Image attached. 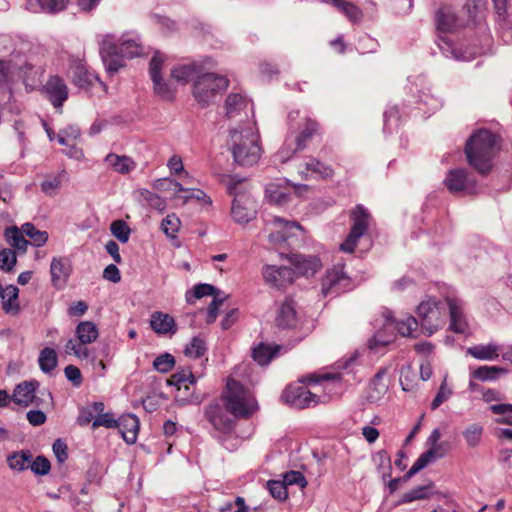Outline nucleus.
<instances>
[{
    "label": "nucleus",
    "instance_id": "1",
    "mask_svg": "<svg viewBox=\"0 0 512 512\" xmlns=\"http://www.w3.org/2000/svg\"><path fill=\"white\" fill-rule=\"evenodd\" d=\"M253 395L238 381L228 380L226 391L205 408V416L221 433H230L236 418H248L257 410Z\"/></svg>",
    "mask_w": 512,
    "mask_h": 512
},
{
    "label": "nucleus",
    "instance_id": "2",
    "mask_svg": "<svg viewBox=\"0 0 512 512\" xmlns=\"http://www.w3.org/2000/svg\"><path fill=\"white\" fill-rule=\"evenodd\" d=\"M498 151L497 136L486 129L473 133L464 148L468 164L483 176L491 171L492 160Z\"/></svg>",
    "mask_w": 512,
    "mask_h": 512
},
{
    "label": "nucleus",
    "instance_id": "3",
    "mask_svg": "<svg viewBox=\"0 0 512 512\" xmlns=\"http://www.w3.org/2000/svg\"><path fill=\"white\" fill-rule=\"evenodd\" d=\"M258 135L253 127L230 130V149L234 162L240 166H253L261 155Z\"/></svg>",
    "mask_w": 512,
    "mask_h": 512
},
{
    "label": "nucleus",
    "instance_id": "4",
    "mask_svg": "<svg viewBox=\"0 0 512 512\" xmlns=\"http://www.w3.org/2000/svg\"><path fill=\"white\" fill-rule=\"evenodd\" d=\"M229 81L225 76L215 73H205L197 77L193 85V95L202 106H208L215 95L228 87Z\"/></svg>",
    "mask_w": 512,
    "mask_h": 512
},
{
    "label": "nucleus",
    "instance_id": "5",
    "mask_svg": "<svg viewBox=\"0 0 512 512\" xmlns=\"http://www.w3.org/2000/svg\"><path fill=\"white\" fill-rule=\"evenodd\" d=\"M242 181L241 179L235 180L234 178H230L227 183L228 193L234 196L231 215L234 221L239 224L248 223L256 215L255 206L250 196L238 191V185H240Z\"/></svg>",
    "mask_w": 512,
    "mask_h": 512
},
{
    "label": "nucleus",
    "instance_id": "6",
    "mask_svg": "<svg viewBox=\"0 0 512 512\" xmlns=\"http://www.w3.org/2000/svg\"><path fill=\"white\" fill-rule=\"evenodd\" d=\"M353 225L344 243L340 245V250L351 253L354 251L357 242L368 228L369 214L362 205H357L351 213Z\"/></svg>",
    "mask_w": 512,
    "mask_h": 512
},
{
    "label": "nucleus",
    "instance_id": "7",
    "mask_svg": "<svg viewBox=\"0 0 512 512\" xmlns=\"http://www.w3.org/2000/svg\"><path fill=\"white\" fill-rule=\"evenodd\" d=\"M350 286V278L344 272L342 266H334L328 270L321 282V294L324 297H335L346 291Z\"/></svg>",
    "mask_w": 512,
    "mask_h": 512
},
{
    "label": "nucleus",
    "instance_id": "8",
    "mask_svg": "<svg viewBox=\"0 0 512 512\" xmlns=\"http://www.w3.org/2000/svg\"><path fill=\"white\" fill-rule=\"evenodd\" d=\"M444 184L451 193L475 194L478 191L476 180L464 168L450 170L444 179Z\"/></svg>",
    "mask_w": 512,
    "mask_h": 512
},
{
    "label": "nucleus",
    "instance_id": "9",
    "mask_svg": "<svg viewBox=\"0 0 512 512\" xmlns=\"http://www.w3.org/2000/svg\"><path fill=\"white\" fill-rule=\"evenodd\" d=\"M281 399L296 409L308 408L318 401V397L300 383L288 385L283 391Z\"/></svg>",
    "mask_w": 512,
    "mask_h": 512
},
{
    "label": "nucleus",
    "instance_id": "10",
    "mask_svg": "<svg viewBox=\"0 0 512 512\" xmlns=\"http://www.w3.org/2000/svg\"><path fill=\"white\" fill-rule=\"evenodd\" d=\"M265 283L275 289H286L296 279V272L290 267L267 265L263 268Z\"/></svg>",
    "mask_w": 512,
    "mask_h": 512
},
{
    "label": "nucleus",
    "instance_id": "11",
    "mask_svg": "<svg viewBox=\"0 0 512 512\" xmlns=\"http://www.w3.org/2000/svg\"><path fill=\"white\" fill-rule=\"evenodd\" d=\"M100 55L106 70L110 74L118 72L124 66L123 58L111 36H105L100 44Z\"/></svg>",
    "mask_w": 512,
    "mask_h": 512
},
{
    "label": "nucleus",
    "instance_id": "12",
    "mask_svg": "<svg viewBox=\"0 0 512 512\" xmlns=\"http://www.w3.org/2000/svg\"><path fill=\"white\" fill-rule=\"evenodd\" d=\"M43 91L55 108H61L68 98L69 90L62 78L52 75L43 86Z\"/></svg>",
    "mask_w": 512,
    "mask_h": 512
},
{
    "label": "nucleus",
    "instance_id": "13",
    "mask_svg": "<svg viewBox=\"0 0 512 512\" xmlns=\"http://www.w3.org/2000/svg\"><path fill=\"white\" fill-rule=\"evenodd\" d=\"M449 445L446 442L438 443L432 447H430L426 452L422 453L418 459L414 462L412 467L404 476V479H410L413 475L427 467L430 463H432L437 458H442L448 452Z\"/></svg>",
    "mask_w": 512,
    "mask_h": 512
},
{
    "label": "nucleus",
    "instance_id": "14",
    "mask_svg": "<svg viewBox=\"0 0 512 512\" xmlns=\"http://www.w3.org/2000/svg\"><path fill=\"white\" fill-rule=\"evenodd\" d=\"M69 72L73 84L82 89H88L94 81H99V78L94 73L90 72L86 64L79 59L71 62Z\"/></svg>",
    "mask_w": 512,
    "mask_h": 512
},
{
    "label": "nucleus",
    "instance_id": "15",
    "mask_svg": "<svg viewBox=\"0 0 512 512\" xmlns=\"http://www.w3.org/2000/svg\"><path fill=\"white\" fill-rule=\"evenodd\" d=\"M298 322V316L296 311L295 301L288 297L281 304L277 316L276 325L283 329H291L296 326Z\"/></svg>",
    "mask_w": 512,
    "mask_h": 512
},
{
    "label": "nucleus",
    "instance_id": "16",
    "mask_svg": "<svg viewBox=\"0 0 512 512\" xmlns=\"http://www.w3.org/2000/svg\"><path fill=\"white\" fill-rule=\"evenodd\" d=\"M150 326L153 331L159 335H173L177 331V325L174 318L161 311L152 313Z\"/></svg>",
    "mask_w": 512,
    "mask_h": 512
},
{
    "label": "nucleus",
    "instance_id": "17",
    "mask_svg": "<svg viewBox=\"0 0 512 512\" xmlns=\"http://www.w3.org/2000/svg\"><path fill=\"white\" fill-rule=\"evenodd\" d=\"M446 301L450 315L449 329L455 333H465L468 324L464 317L460 301L452 298H447Z\"/></svg>",
    "mask_w": 512,
    "mask_h": 512
},
{
    "label": "nucleus",
    "instance_id": "18",
    "mask_svg": "<svg viewBox=\"0 0 512 512\" xmlns=\"http://www.w3.org/2000/svg\"><path fill=\"white\" fill-rule=\"evenodd\" d=\"M38 387L39 382L36 380L18 384L14 390L12 400L18 405L27 407L35 401V393Z\"/></svg>",
    "mask_w": 512,
    "mask_h": 512
},
{
    "label": "nucleus",
    "instance_id": "19",
    "mask_svg": "<svg viewBox=\"0 0 512 512\" xmlns=\"http://www.w3.org/2000/svg\"><path fill=\"white\" fill-rule=\"evenodd\" d=\"M116 428L122 435L124 441L128 444H133L137 440L139 430V420L133 414H126L117 420Z\"/></svg>",
    "mask_w": 512,
    "mask_h": 512
},
{
    "label": "nucleus",
    "instance_id": "20",
    "mask_svg": "<svg viewBox=\"0 0 512 512\" xmlns=\"http://www.w3.org/2000/svg\"><path fill=\"white\" fill-rule=\"evenodd\" d=\"M291 261L295 266L296 276L314 275L321 267L320 260L314 256L293 255Z\"/></svg>",
    "mask_w": 512,
    "mask_h": 512
},
{
    "label": "nucleus",
    "instance_id": "21",
    "mask_svg": "<svg viewBox=\"0 0 512 512\" xmlns=\"http://www.w3.org/2000/svg\"><path fill=\"white\" fill-rule=\"evenodd\" d=\"M51 281L56 288H62L70 275V266L62 258H53L50 265Z\"/></svg>",
    "mask_w": 512,
    "mask_h": 512
},
{
    "label": "nucleus",
    "instance_id": "22",
    "mask_svg": "<svg viewBox=\"0 0 512 512\" xmlns=\"http://www.w3.org/2000/svg\"><path fill=\"white\" fill-rule=\"evenodd\" d=\"M436 27L441 32H452L458 27V19L449 6L438 9L435 16Z\"/></svg>",
    "mask_w": 512,
    "mask_h": 512
},
{
    "label": "nucleus",
    "instance_id": "23",
    "mask_svg": "<svg viewBox=\"0 0 512 512\" xmlns=\"http://www.w3.org/2000/svg\"><path fill=\"white\" fill-rule=\"evenodd\" d=\"M317 130L318 123L310 118H305L300 131L297 134L292 135L296 141L297 147L304 150Z\"/></svg>",
    "mask_w": 512,
    "mask_h": 512
},
{
    "label": "nucleus",
    "instance_id": "24",
    "mask_svg": "<svg viewBox=\"0 0 512 512\" xmlns=\"http://www.w3.org/2000/svg\"><path fill=\"white\" fill-rule=\"evenodd\" d=\"M500 347L494 343H489L487 345H476L469 347L466 350V353L471 355L473 358L482 361H491L495 360L499 356Z\"/></svg>",
    "mask_w": 512,
    "mask_h": 512
},
{
    "label": "nucleus",
    "instance_id": "25",
    "mask_svg": "<svg viewBox=\"0 0 512 512\" xmlns=\"http://www.w3.org/2000/svg\"><path fill=\"white\" fill-rule=\"evenodd\" d=\"M443 322L440 309L437 306L435 309H431L430 314H427V317L419 322V326L424 335L431 336L443 325Z\"/></svg>",
    "mask_w": 512,
    "mask_h": 512
},
{
    "label": "nucleus",
    "instance_id": "26",
    "mask_svg": "<svg viewBox=\"0 0 512 512\" xmlns=\"http://www.w3.org/2000/svg\"><path fill=\"white\" fill-rule=\"evenodd\" d=\"M77 340L83 344L93 343L99 336L96 324L92 321H82L75 329Z\"/></svg>",
    "mask_w": 512,
    "mask_h": 512
},
{
    "label": "nucleus",
    "instance_id": "27",
    "mask_svg": "<svg viewBox=\"0 0 512 512\" xmlns=\"http://www.w3.org/2000/svg\"><path fill=\"white\" fill-rule=\"evenodd\" d=\"M387 322L393 323L400 335L404 337H417L414 334L419 326L418 319L413 316H407L404 319H392L387 317Z\"/></svg>",
    "mask_w": 512,
    "mask_h": 512
},
{
    "label": "nucleus",
    "instance_id": "28",
    "mask_svg": "<svg viewBox=\"0 0 512 512\" xmlns=\"http://www.w3.org/2000/svg\"><path fill=\"white\" fill-rule=\"evenodd\" d=\"M247 106V101L239 93H231L225 101L226 116L229 119L236 118Z\"/></svg>",
    "mask_w": 512,
    "mask_h": 512
},
{
    "label": "nucleus",
    "instance_id": "29",
    "mask_svg": "<svg viewBox=\"0 0 512 512\" xmlns=\"http://www.w3.org/2000/svg\"><path fill=\"white\" fill-rule=\"evenodd\" d=\"M105 163L118 173H128L135 168L133 160L127 156H119L113 153L105 157Z\"/></svg>",
    "mask_w": 512,
    "mask_h": 512
},
{
    "label": "nucleus",
    "instance_id": "30",
    "mask_svg": "<svg viewBox=\"0 0 512 512\" xmlns=\"http://www.w3.org/2000/svg\"><path fill=\"white\" fill-rule=\"evenodd\" d=\"M279 349V345L271 346L269 344L260 343L253 349L252 357L258 364L266 365L278 353Z\"/></svg>",
    "mask_w": 512,
    "mask_h": 512
},
{
    "label": "nucleus",
    "instance_id": "31",
    "mask_svg": "<svg viewBox=\"0 0 512 512\" xmlns=\"http://www.w3.org/2000/svg\"><path fill=\"white\" fill-rule=\"evenodd\" d=\"M24 235L22 228L19 229L15 226L9 227L5 230V237L9 244L23 253L26 252L29 244V241L25 239Z\"/></svg>",
    "mask_w": 512,
    "mask_h": 512
},
{
    "label": "nucleus",
    "instance_id": "32",
    "mask_svg": "<svg viewBox=\"0 0 512 512\" xmlns=\"http://www.w3.org/2000/svg\"><path fill=\"white\" fill-rule=\"evenodd\" d=\"M39 366L42 372L50 373L57 366V354L53 348L45 347L39 355Z\"/></svg>",
    "mask_w": 512,
    "mask_h": 512
},
{
    "label": "nucleus",
    "instance_id": "33",
    "mask_svg": "<svg viewBox=\"0 0 512 512\" xmlns=\"http://www.w3.org/2000/svg\"><path fill=\"white\" fill-rule=\"evenodd\" d=\"M189 382L190 384L196 383V378L194 377L192 371L190 369H181L177 370L168 380V385H173L180 390L182 386L186 390L189 389L188 385L186 384Z\"/></svg>",
    "mask_w": 512,
    "mask_h": 512
},
{
    "label": "nucleus",
    "instance_id": "34",
    "mask_svg": "<svg viewBox=\"0 0 512 512\" xmlns=\"http://www.w3.org/2000/svg\"><path fill=\"white\" fill-rule=\"evenodd\" d=\"M117 47L121 56L126 58H133L142 53V45L137 39H123Z\"/></svg>",
    "mask_w": 512,
    "mask_h": 512
},
{
    "label": "nucleus",
    "instance_id": "35",
    "mask_svg": "<svg viewBox=\"0 0 512 512\" xmlns=\"http://www.w3.org/2000/svg\"><path fill=\"white\" fill-rule=\"evenodd\" d=\"M194 64L179 65L171 70V77L178 83L186 84L196 75Z\"/></svg>",
    "mask_w": 512,
    "mask_h": 512
},
{
    "label": "nucleus",
    "instance_id": "36",
    "mask_svg": "<svg viewBox=\"0 0 512 512\" xmlns=\"http://www.w3.org/2000/svg\"><path fill=\"white\" fill-rule=\"evenodd\" d=\"M265 193L270 203L281 206L289 201L290 195L286 192V189L281 188L276 184H269L266 187Z\"/></svg>",
    "mask_w": 512,
    "mask_h": 512
},
{
    "label": "nucleus",
    "instance_id": "37",
    "mask_svg": "<svg viewBox=\"0 0 512 512\" xmlns=\"http://www.w3.org/2000/svg\"><path fill=\"white\" fill-rule=\"evenodd\" d=\"M31 459L32 455L29 451H21L9 456L7 462L11 469L23 471L30 467Z\"/></svg>",
    "mask_w": 512,
    "mask_h": 512
},
{
    "label": "nucleus",
    "instance_id": "38",
    "mask_svg": "<svg viewBox=\"0 0 512 512\" xmlns=\"http://www.w3.org/2000/svg\"><path fill=\"white\" fill-rule=\"evenodd\" d=\"M433 482L429 481L428 484L415 487L410 491L406 492L402 497L403 503H410L415 500L426 499L431 494V489L433 488Z\"/></svg>",
    "mask_w": 512,
    "mask_h": 512
},
{
    "label": "nucleus",
    "instance_id": "39",
    "mask_svg": "<svg viewBox=\"0 0 512 512\" xmlns=\"http://www.w3.org/2000/svg\"><path fill=\"white\" fill-rule=\"evenodd\" d=\"M506 369L497 366H480L471 374L472 378L480 381L495 380L497 374L505 373Z\"/></svg>",
    "mask_w": 512,
    "mask_h": 512
},
{
    "label": "nucleus",
    "instance_id": "40",
    "mask_svg": "<svg viewBox=\"0 0 512 512\" xmlns=\"http://www.w3.org/2000/svg\"><path fill=\"white\" fill-rule=\"evenodd\" d=\"M22 232L31 239L35 246H41L48 240L47 232L36 229L32 223L23 224Z\"/></svg>",
    "mask_w": 512,
    "mask_h": 512
},
{
    "label": "nucleus",
    "instance_id": "41",
    "mask_svg": "<svg viewBox=\"0 0 512 512\" xmlns=\"http://www.w3.org/2000/svg\"><path fill=\"white\" fill-rule=\"evenodd\" d=\"M483 427L479 424H471L463 431V437L470 448L476 447L481 440Z\"/></svg>",
    "mask_w": 512,
    "mask_h": 512
},
{
    "label": "nucleus",
    "instance_id": "42",
    "mask_svg": "<svg viewBox=\"0 0 512 512\" xmlns=\"http://www.w3.org/2000/svg\"><path fill=\"white\" fill-rule=\"evenodd\" d=\"M66 178V171L62 170L58 175L48 178L41 183V190L49 196H54L61 186V182Z\"/></svg>",
    "mask_w": 512,
    "mask_h": 512
},
{
    "label": "nucleus",
    "instance_id": "43",
    "mask_svg": "<svg viewBox=\"0 0 512 512\" xmlns=\"http://www.w3.org/2000/svg\"><path fill=\"white\" fill-rule=\"evenodd\" d=\"M303 149H300L296 145V141L292 137V134L289 135L283 146L278 151V157L280 158L281 162L288 161L295 153L302 151Z\"/></svg>",
    "mask_w": 512,
    "mask_h": 512
},
{
    "label": "nucleus",
    "instance_id": "44",
    "mask_svg": "<svg viewBox=\"0 0 512 512\" xmlns=\"http://www.w3.org/2000/svg\"><path fill=\"white\" fill-rule=\"evenodd\" d=\"M270 495L280 501H285L288 498L287 487L283 480H269L266 483Z\"/></svg>",
    "mask_w": 512,
    "mask_h": 512
},
{
    "label": "nucleus",
    "instance_id": "45",
    "mask_svg": "<svg viewBox=\"0 0 512 512\" xmlns=\"http://www.w3.org/2000/svg\"><path fill=\"white\" fill-rule=\"evenodd\" d=\"M110 230L113 236L116 237L120 242H128L131 230L126 222L123 220L113 221L111 223Z\"/></svg>",
    "mask_w": 512,
    "mask_h": 512
},
{
    "label": "nucleus",
    "instance_id": "46",
    "mask_svg": "<svg viewBox=\"0 0 512 512\" xmlns=\"http://www.w3.org/2000/svg\"><path fill=\"white\" fill-rule=\"evenodd\" d=\"M175 358L170 353H164L156 357L153 361V367L160 373H167L173 369Z\"/></svg>",
    "mask_w": 512,
    "mask_h": 512
},
{
    "label": "nucleus",
    "instance_id": "47",
    "mask_svg": "<svg viewBox=\"0 0 512 512\" xmlns=\"http://www.w3.org/2000/svg\"><path fill=\"white\" fill-rule=\"evenodd\" d=\"M306 169L319 174L322 178L327 179L333 176V170L330 166L312 158L305 163Z\"/></svg>",
    "mask_w": 512,
    "mask_h": 512
},
{
    "label": "nucleus",
    "instance_id": "48",
    "mask_svg": "<svg viewBox=\"0 0 512 512\" xmlns=\"http://www.w3.org/2000/svg\"><path fill=\"white\" fill-rule=\"evenodd\" d=\"M180 219L175 214L167 215L161 223L163 232L170 238H174L180 227Z\"/></svg>",
    "mask_w": 512,
    "mask_h": 512
},
{
    "label": "nucleus",
    "instance_id": "49",
    "mask_svg": "<svg viewBox=\"0 0 512 512\" xmlns=\"http://www.w3.org/2000/svg\"><path fill=\"white\" fill-rule=\"evenodd\" d=\"M205 351V342L199 337H194L186 346L184 353L186 356L199 358L204 355Z\"/></svg>",
    "mask_w": 512,
    "mask_h": 512
},
{
    "label": "nucleus",
    "instance_id": "50",
    "mask_svg": "<svg viewBox=\"0 0 512 512\" xmlns=\"http://www.w3.org/2000/svg\"><path fill=\"white\" fill-rule=\"evenodd\" d=\"M154 91L155 93L162 99L170 101L174 97V89L167 83L162 80V77L159 79L153 80Z\"/></svg>",
    "mask_w": 512,
    "mask_h": 512
},
{
    "label": "nucleus",
    "instance_id": "51",
    "mask_svg": "<svg viewBox=\"0 0 512 512\" xmlns=\"http://www.w3.org/2000/svg\"><path fill=\"white\" fill-rule=\"evenodd\" d=\"M283 482L286 487L289 485H297L301 489L305 488L308 484L303 473L294 470L288 471L283 475Z\"/></svg>",
    "mask_w": 512,
    "mask_h": 512
},
{
    "label": "nucleus",
    "instance_id": "52",
    "mask_svg": "<svg viewBox=\"0 0 512 512\" xmlns=\"http://www.w3.org/2000/svg\"><path fill=\"white\" fill-rule=\"evenodd\" d=\"M38 3L43 12L54 14L64 10L68 0H38Z\"/></svg>",
    "mask_w": 512,
    "mask_h": 512
},
{
    "label": "nucleus",
    "instance_id": "53",
    "mask_svg": "<svg viewBox=\"0 0 512 512\" xmlns=\"http://www.w3.org/2000/svg\"><path fill=\"white\" fill-rule=\"evenodd\" d=\"M17 262L16 254L11 249H3L0 251V268L10 272Z\"/></svg>",
    "mask_w": 512,
    "mask_h": 512
},
{
    "label": "nucleus",
    "instance_id": "54",
    "mask_svg": "<svg viewBox=\"0 0 512 512\" xmlns=\"http://www.w3.org/2000/svg\"><path fill=\"white\" fill-rule=\"evenodd\" d=\"M274 223L276 225L282 227L281 238L284 239V240L286 238H288L289 236H293L294 235L292 230H294V229L301 230L302 229V227L300 226V224L298 222L287 221V220H284L283 218H280V217H276L274 219Z\"/></svg>",
    "mask_w": 512,
    "mask_h": 512
},
{
    "label": "nucleus",
    "instance_id": "55",
    "mask_svg": "<svg viewBox=\"0 0 512 512\" xmlns=\"http://www.w3.org/2000/svg\"><path fill=\"white\" fill-rule=\"evenodd\" d=\"M31 470L37 475H46L49 473L51 465L49 460L44 456H37L30 462Z\"/></svg>",
    "mask_w": 512,
    "mask_h": 512
},
{
    "label": "nucleus",
    "instance_id": "56",
    "mask_svg": "<svg viewBox=\"0 0 512 512\" xmlns=\"http://www.w3.org/2000/svg\"><path fill=\"white\" fill-rule=\"evenodd\" d=\"M220 295V292L211 284H197L193 289V296L196 299L203 298L205 296H216Z\"/></svg>",
    "mask_w": 512,
    "mask_h": 512
},
{
    "label": "nucleus",
    "instance_id": "57",
    "mask_svg": "<svg viewBox=\"0 0 512 512\" xmlns=\"http://www.w3.org/2000/svg\"><path fill=\"white\" fill-rule=\"evenodd\" d=\"M452 395L451 389H449L446 385V379L442 382L435 398L433 399L431 403V409L435 410L437 409L443 402L449 399V397Z\"/></svg>",
    "mask_w": 512,
    "mask_h": 512
},
{
    "label": "nucleus",
    "instance_id": "58",
    "mask_svg": "<svg viewBox=\"0 0 512 512\" xmlns=\"http://www.w3.org/2000/svg\"><path fill=\"white\" fill-rule=\"evenodd\" d=\"M117 420L113 418L111 413H102L94 419L92 423V427L95 429L100 426H104L106 428H116Z\"/></svg>",
    "mask_w": 512,
    "mask_h": 512
},
{
    "label": "nucleus",
    "instance_id": "59",
    "mask_svg": "<svg viewBox=\"0 0 512 512\" xmlns=\"http://www.w3.org/2000/svg\"><path fill=\"white\" fill-rule=\"evenodd\" d=\"M226 297H220V295H216L213 301L210 303L207 311L206 322L211 324L215 322L218 316V309L223 304Z\"/></svg>",
    "mask_w": 512,
    "mask_h": 512
},
{
    "label": "nucleus",
    "instance_id": "60",
    "mask_svg": "<svg viewBox=\"0 0 512 512\" xmlns=\"http://www.w3.org/2000/svg\"><path fill=\"white\" fill-rule=\"evenodd\" d=\"M141 194L152 208L157 209L159 211H163L166 208L165 201L157 194L152 193L148 190L143 191Z\"/></svg>",
    "mask_w": 512,
    "mask_h": 512
},
{
    "label": "nucleus",
    "instance_id": "61",
    "mask_svg": "<svg viewBox=\"0 0 512 512\" xmlns=\"http://www.w3.org/2000/svg\"><path fill=\"white\" fill-rule=\"evenodd\" d=\"M163 59L159 52H157L150 60L149 63V73L150 77L153 80L159 79L161 77L160 71L162 69Z\"/></svg>",
    "mask_w": 512,
    "mask_h": 512
},
{
    "label": "nucleus",
    "instance_id": "62",
    "mask_svg": "<svg viewBox=\"0 0 512 512\" xmlns=\"http://www.w3.org/2000/svg\"><path fill=\"white\" fill-rule=\"evenodd\" d=\"M67 380L73 383L74 386L78 387L82 384V375L78 367L74 365H68L64 369Z\"/></svg>",
    "mask_w": 512,
    "mask_h": 512
},
{
    "label": "nucleus",
    "instance_id": "63",
    "mask_svg": "<svg viewBox=\"0 0 512 512\" xmlns=\"http://www.w3.org/2000/svg\"><path fill=\"white\" fill-rule=\"evenodd\" d=\"M350 21L358 22L362 18V11L352 2H347L341 11Z\"/></svg>",
    "mask_w": 512,
    "mask_h": 512
},
{
    "label": "nucleus",
    "instance_id": "64",
    "mask_svg": "<svg viewBox=\"0 0 512 512\" xmlns=\"http://www.w3.org/2000/svg\"><path fill=\"white\" fill-rule=\"evenodd\" d=\"M52 448H53V452H54L59 463H63L67 460L68 453H67V445L65 442H63L61 439H57L53 443Z\"/></svg>",
    "mask_w": 512,
    "mask_h": 512
}]
</instances>
